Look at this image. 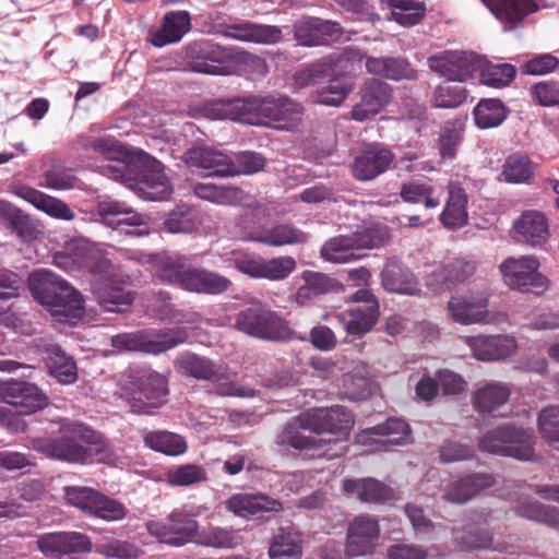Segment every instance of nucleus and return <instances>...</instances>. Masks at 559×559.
I'll list each match as a JSON object with an SVG mask.
<instances>
[{"mask_svg":"<svg viewBox=\"0 0 559 559\" xmlns=\"http://www.w3.org/2000/svg\"><path fill=\"white\" fill-rule=\"evenodd\" d=\"M304 285H301L295 295V300L300 306L310 304L320 295L326 294L334 287V280L330 276L314 271H305L302 273Z\"/></svg>","mask_w":559,"mask_h":559,"instance_id":"8fccbe9b","label":"nucleus"},{"mask_svg":"<svg viewBox=\"0 0 559 559\" xmlns=\"http://www.w3.org/2000/svg\"><path fill=\"white\" fill-rule=\"evenodd\" d=\"M411 433L409 425L401 418H389L384 423L364 429L357 435L358 444L372 445L373 450H385L388 445L401 444Z\"/></svg>","mask_w":559,"mask_h":559,"instance_id":"4be33fe9","label":"nucleus"},{"mask_svg":"<svg viewBox=\"0 0 559 559\" xmlns=\"http://www.w3.org/2000/svg\"><path fill=\"white\" fill-rule=\"evenodd\" d=\"M201 221L198 211L187 204L173 210L164 222V228L171 234H190L198 229Z\"/></svg>","mask_w":559,"mask_h":559,"instance_id":"6e6d98bb","label":"nucleus"},{"mask_svg":"<svg viewBox=\"0 0 559 559\" xmlns=\"http://www.w3.org/2000/svg\"><path fill=\"white\" fill-rule=\"evenodd\" d=\"M348 93L349 86L346 80L343 76H335L317 92L316 102L325 106H340Z\"/></svg>","mask_w":559,"mask_h":559,"instance_id":"338daca9","label":"nucleus"},{"mask_svg":"<svg viewBox=\"0 0 559 559\" xmlns=\"http://www.w3.org/2000/svg\"><path fill=\"white\" fill-rule=\"evenodd\" d=\"M535 443L532 431L513 424H503L486 431L478 438L477 444L481 452L520 461H534Z\"/></svg>","mask_w":559,"mask_h":559,"instance_id":"423d86ee","label":"nucleus"},{"mask_svg":"<svg viewBox=\"0 0 559 559\" xmlns=\"http://www.w3.org/2000/svg\"><path fill=\"white\" fill-rule=\"evenodd\" d=\"M230 75H245L252 80L266 75L269 68L266 61L257 55L248 51L233 50L230 58Z\"/></svg>","mask_w":559,"mask_h":559,"instance_id":"864d4df0","label":"nucleus"},{"mask_svg":"<svg viewBox=\"0 0 559 559\" xmlns=\"http://www.w3.org/2000/svg\"><path fill=\"white\" fill-rule=\"evenodd\" d=\"M342 33L340 23L319 17L302 19L294 24V38L307 47L326 45L330 40L338 39Z\"/></svg>","mask_w":559,"mask_h":559,"instance_id":"b1692460","label":"nucleus"},{"mask_svg":"<svg viewBox=\"0 0 559 559\" xmlns=\"http://www.w3.org/2000/svg\"><path fill=\"white\" fill-rule=\"evenodd\" d=\"M300 425L305 430L317 435H332L333 438L325 439L324 447L328 444L334 447L333 452L326 451L325 455L334 457L342 455L347 449L345 442L354 426V415L347 407L341 405L314 408L300 415Z\"/></svg>","mask_w":559,"mask_h":559,"instance_id":"39448f33","label":"nucleus"},{"mask_svg":"<svg viewBox=\"0 0 559 559\" xmlns=\"http://www.w3.org/2000/svg\"><path fill=\"white\" fill-rule=\"evenodd\" d=\"M488 293L468 292L453 296L448 304V309L455 322L469 325L488 322Z\"/></svg>","mask_w":559,"mask_h":559,"instance_id":"aec40b11","label":"nucleus"},{"mask_svg":"<svg viewBox=\"0 0 559 559\" xmlns=\"http://www.w3.org/2000/svg\"><path fill=\"white\" fill-rule=\"evenodd\" d=\"M177 372L199 381L218 382L227 378V366L192 353H185L175 359Z\"/></svg>","mask_w":559,"mask_h":559,"instance_id":"cd10ccee","label":"nucleus"},{"mask_svg":"<svg viewBox=\"0 0 559 559\" xmlns=\"http://www.w3.org/2000/svg\"><path fill=\"white\" fill-rule=\"evenodd\" d=\"M193 191L200 199L223 205H242L249 198L242 189L235 186L198 183L194 186Z\"/></svg>","mask_w":559,"mask_h":559,"instance_id":"a18cd8bd","label":"nucleus"},{"mask_svg":"<svg viewBox=\"0 0 559 559\" xmlns=\"http://www.w3.org/2000/svg\"><path fill=\"white\" fill-rule=\"evenodd\" d=\"M504 283L521 293L542 295L549 287V280L538 272L535 257L507 258L499 266Z\"/></svg>","mask_w":559,"mask_h":559,"instance_id":"9d476101","label":"nucleus"},{"mask_svg":"<svg viewBox=\"0 0 559 559\" xmlns=\"http://www.w3.org/2000/svg\"><path fill=\"white\" fill-rule=\"evenodd\" d=\"M300 534L293 526H281L273 534L269 546L271 559H300L302 556Z\"/></svg>","mask_w":559,"mask_h":559,"instance_id":"a19ab883","label":"nucleus"},{"mask_svg":"<svg viewBox=\"0 0 559 559\" xmlns=\"http://www.w3.org/2000/svg\"><path fill=\"white\" fill-rule=\"evenodd\" d=\"M394 160V153L379 143L366 144L355 157L352 175L358 181H371L384 174Z\"/></svg>","mask_w":559,"mask_h":559,"instance_id":"6ab92c4d","label":"nucleus"},{"mask_svg":"<svg viewBox=\"0 0 559 559\" xmlns=\"http://www.w3.org/2000/svg\"><path fill=\"white\" fill-rule=\"evenodd\" d=\"M400 197L406 203H424L426 209H436L440 198L436 195L435 188L421 180H413L401 186Z\"/></svg>","mask_w":559,"mask_h":559,"instance_id":"13d9d810","label":"nucleus"},{"mask_svg":"<svg viewBox=\"0 0 559 559\" xmlns=\"http://www.w3.org/2000/svg\"><path fill=\"white\" fill-rule=\"evenodd\" d=\"M251 239L266 246L282 247L293 243H305L308 241V235L292 225L280 224L252 236Z\"/></svg>","mask_w":559,"mask_h":559,"instance_id":"09e8293b","label":"nucleus"},{"mask_svg":"<svg viewBox=\"0 0 559 559\" xmlns=\"http://www.w3.org/2000/svg\"><path fill=\"white\" fill-rule=\"evenodd\" d=\"M37 548L46 557L61 559L62 557L76 558L92 551L91 538L81 532H51L38 536Z\"/></svg>","mask_w":559,"mask_h":559,"instance_id":"ddd939ff","label":"nucleus"},{"mask_svg":"<svg viewBox=\"0 0 559 559\" xmlns=\"http://www.w3.org/2000/svg\"><path fill=\"white\" fill-rule=\"evenodd\" d=\"M500 21L504 31H513L524 19L538 10L534 0H483Z\"/></svg>","mask_w":559,"mask_h":559,"instance_id":"7c9ffc66","label":"nucleus"},{"mask_svg":"<svg viewBox=\"0 0 559 559\" xmlns=\"http://www.w3.org/2000/svg\"><path fill=\"white\" fill-rule=\"evenodd\" d=\"M380 317L379 302L372 306H356L344 313L345 330L350 335H364L372 330Z\"/></svg>","mask_w":559,"mask_h":559,"instance_id":"49530a36","label":"nucleus"},{"mask_svg":"<svg viewBox=\"0 0 559 559\" xmlns=\"http://www.w3.org/2000/svg\"><path fill=\"white\" fill-rule=\"evenodd\" d=\"M187 338L188 332L183 328L167 329L158 333L138 331L112 336L111 345L118 350H141L156 355L185 343Z\"/></svg>","mask_w":559,"mask_h":559,"instance_id":"1a4fd4ad","label":"nucleus"},{"mask_svg":"<svg viewBox=\"0 0 559 559\" xmlns=\"http://www.w3.org/2000/svg\"><path fill=\"white\" fill-rule=\"evenodd\" d=\"M429 69L449 81L465 82L480 68V59L474 52L443 50L427 58Z\"/></svg>","mask_w":559,"mask_h":559,"instance_id":"f8f14e48","label":"nucleus"},{"mask_svg":"<svg viewBox=\"0 0 559 559\" xmlns=\"http://www.w3.org/2000/svg\"><path fill=\"white\" fill-rule=\"evenodd\" d=\"M515 239L534 248H542L549 239L546 216L538 211H525L514 224Z\"/></svg>","mask_w":559,"mask_h":559,"instance_id":"2f4dec72","label":"nucleus"},{"mask_svg":"<svg viewBox=\"0 0 559 559\" xmlns=\"http://www.w3.org/2000/svg\"><path fill=\"white\" fill-rule=\"evenodd\" d=\"M146 528L159 543L182 547L198 536L199 522L186 510L175 509L164 520L148 521Z\"/></svg>","mask_w":559,"mask_h":559,"instance_id":"9b49d317","label":"nucleus"},{"mask_svg":"<svg viewBox=\"0 0 559 559\" xmlns=\"http://www.w3.org/2000/svg\"><path fill=\"white\" fill-rule=\"evenodd\" d=\"M102 168L107 177L138 188L150 200H166L173 192L163 164L143 151L129 154L124 159H111Z\"/></svg>","mask_w":559,"mask_h":559,"instance_id":"f257e3e1","label":"nucleus"},{"mask_svg":"<svg viewBox=\"0 0 559 559\" xmlns=\"http://www.w3.org/2000/svg\"><path fill=\"white\" fill-rule=\"evenodd\" d=\"M225 508L240 518L280 513L284 509L282 501L260 491L235 493L225 501Z\"/></svg>","mask_w":559,"mask_h":559,"instance_id":"a878e982","label":"nucleus"},{"mask_svg":"<svg viewBox=\"0 0 559 559\" xmlns=\"http://www.w3.org/2000/svg\"><path fill=\"white\" fill-rule=\"evenodd\" d=\"M341 61V57L338 55H330L320 61L311 64L307 69L300 70L295 73L294 80L297 86L305 87L314 82L317 78L322 74H329L333 72L336 68V64Z\"/></svg>","mask_w":559,"mask_h":559,"instance_id":"0e129e2a","label":"nucleus"},{"mask_svg":"<svg viewBox=\"0 0 559 559\" xmlns=\"http://www.w3.org/2000/svg\"><path fill=\"white\" fill-rule=\"evenodd\" d=\"M534 170V163L527 155L512 154L506 159L501 175L507 182L521 183L527 181Z\"/></svg>","mask_w":559,"mask_h":559,"instance_id":"680f3d73","label":"nucleus"},{"mask_svg":"<svg viewBox=\"0 0 559 559\" xmlns=\"http://www.w3.org/2000/svg\"><path fill=\"white\" fill-rule=\"evenodd\" d=\"M47 365L49 372L60 383L70 384L76 381V365L75 361L61 348L51 347L48 352Z\"/></svg>","mask_w":559,"mask_h":559,"instance_id":"4d7b16f0","label":"nucleus"},{"mask_svg":"<svg viewBox=\"0 0 559 559\" xmlns=\"http://www.w3.org/2000/svg\"><path fill=\"white\" fill-rule=\"evenodd\" d=\"M13 193L53 218L63 221L75 218V213L64 201L48 195L35 188L17 186L14 188Z\"/></svg>","mask_w":559,"mask_h":559,"instance_id":"c9c22d12","label":"nucleus"},{"mask_svg":"<svg viewBox=\"0 0 559 559\" xmlns=\"http://www.w3.org/2000/svg\"><path fill=\"white\" fill-rule=\"evenodd\" d=\"M100 443V436L82 423L61 420L59 436L37 437L31 441L32 448L45 456L71 464H85L92 456L86 447Z\"/></svg>","mask_w":559,"mask_h":559,"instance_id":"7ed1b4c3","label":"nucleus"},{"mask_svg":"<svg viewBox=\"0 0 559 559\" xmlns=\"http://www.w3.org/2000/svg\"><path fill=\"white\" fill-rule=\"evenodd\" d=\"M466 344L478 360H500L513 355L518 349V342L511 335H477L466 337Z\"/></svg>","mask_w":559,"mask_h":559,"instance_id":"c85d7f7f","label":"nucleus"},{"mask_svg":"<svg viewBox=\"0 0 559 559\" xmlns=\"http://www.w3.org/2000/svg\"><path fill=\"white\" fill-rule=\"evenodd\" d=\"M197 543L206 547L214 548H235L242 544L243 538L239 530L224 527H209L198 533Z\"/></svg>","mask_w":559,"mask_h":559,"instance_id":"bf43d9fd","label":"nucleus"},{"mask_svg":"<svg viewBox=\"0 0 559 559\" xmlns=\"http://www.w3.org/2000/svg\"><path fill=\"white\" fill-rule=\"evenodd\" d=\"M97 213L105 225L118 229L124 225L141 226L144 223L143 215L136 213L126 203L116 200H104L97 205Z\"/></svg>","mask_w":559,"mask_h":559,"instance_id":"79ce46f5","label":"nucleus"},{"mask_svg":"<svg viewBox=\"0 0 559 559\" xmlns=\"http://www.w3.org/2000/svg\"><path fill=\"white\" fill-rule=\"evenodd\" d=\"M342 489L347 495H354L362 503L382 504L395 499V490L373 477L344 479Z\"/></svg>","mask_w":559,"mask_h":559,"instance_id":"c756f323","label":"nucleus"},{"mask_svg":"<svg viewBox=\"0 0 559 559\" xmlns=\"http://www.w3.org/2000/svg\"><path fill=\"white\" fill-rule=\"evenodd\" d=\"M476 269L475 260L460 257L443 264L435 275L438 282L450 287L468 282L475 275Z\"/></svg>","mask_w":559,"mask_h":559,"instance_id":"de8ad7c7","label":"nucleus"},{"mask_svg":"<svg viewBox=\"0 0 559 559\" xmlns=\"http://www.w3.org/2000/svg\"><path fill=\"white\" fill-rule=\"evenodd\" d=\"M508 115L509 109L498 98H483L473 110L475 123L479 129L499 127Z\"/></svg>","mask_w":559,"mask_h":559,"instance_id":"3c124183","label":"nucleus"},{"mask_svg":"<svg viewBox=\"0 0 559 559\" xmlns=\"http://www.w3.org/2000/svg\"><path fill=\"white\" fill-rule=\"evenodd\" d=\"M358 241L356 234L333 237L324 242L320 250L321 258L333 263H346L361 258L356 251Z\"/></svg>","mask_w":559,"mask_h":559,"instance_id":"c03bdc74","label":"nucleus"},{"mask_svg":"<svg viewBox=\"0 0 559 559\" xmlns=\"http://www.w3.org/2000/svg\"><path fill=\"white\" fill-rule=\"evenodd\" d=\"M32 296L59 322L75 324L84 316V299L79 290L55 273L43 269L31 273Z\"/></svg>","mask_w":559,"mask_h":559,"instance_id":"f03ea898","label":"nucleus"},{"mask_svg":"<svg viewBox=\"0 0 559 559\" xmlns=\"http://www.w3.org/2000/svg\"><path fill=\"white\" fill-rule=\"evenodd\" d=\"M300 425V415L292 423H287L284 428L276 435L274 444L278 452L287 453L292 449L299 452L312 451L313 455L324 456L326 451L323 450L325 439L312 438L306 436Z\"/></svg>","mask_w":559,"mask_h":559,"instance_id":"bb28decb","label":"nucleus"},{"mask_svg":"<svg viewBox=\"0 0 559 559\" xmlns=\"http://www.w3.org/2000/svg\"><path fill=\"white\" fill-rule=\"evenodd\" d=\"M207 479L206 469L198 464H182L169 468L166 473V480L171 486L189 487Z\"/></svg>","mask_w":559,"mask_h":559,"instance_id":"e2e57ef3","label":"nucleus"},{"mask_svg":"<svg viewBox=\"0 0 559 559\" xmlns=\"http://www.w3.org/2000/svg\"><path fill=\"white\" fill-rule=\"evenodd\" d=\"M369 73L390 80H415L417 72L404 57H369L366 60Z\"/></svg>","mask_w":559,"mask_h":559,"instance_id":"ea45409f","label":"nucleus"},{"mask_svg":"<svg viewBox=\"0 0 559 559\" xmlns=\"http://www.w3.org/2000/svg\"><path fill=\"white\" fill-rule=\"evenodd\" d=\"M235 326L247 335L275 342L288 341L294 333L285 319L261 305L241 310Z\"/></svg>","mask_w":559,"mask_h":559,"instance_id":"0eeeda50","label":"nucleus"},{"mask_svg":"<svg viewBox=\"0 0 559 559\" xmlns=\"http://www.w3.org/2000/svg\"><path fill=\"white\" fill-rule=\"evenodd\" d=\"M466 205L467 194L465 190L457 186H451L449 199L440 215L441 224L448 229H457L465 226L468 222Z\"/></svg>","mask_w":559,"mask_h":559,"instance_id":"37998d69","label":"nucleus"},{"mask_svg":"<svg viewBox=\"0 0 559 559\" xmlns=\"http://www.w3.org/2000/svg\"><path fill=\"white\" fill-rule=\"evenodd\" d=\"M186 164L193 171L202 176H229L233 159L226 154L210 147H192L186 153Z\"/></svg>","mask_w":559,"mask_h":559,"instance_id":"393cba45","label":"nucleus"},{"mask_svg":"<svg viewBox=\"0 0 559 559\" xmlns=\"http://www.w3.org/2000/svg\"><path fill=\"white\" fill-rule=\"evenodd\" d=\"M78 181L70 168L58 165L44 171L39 186L52 190H70L76 186Z\"/></svg>","mask_w":559,"mask_h":559,"instance_id":"69168bd1","label":"nucleus"},{"mask_svg":"<svg viewBox=\"0 0 559 559\" xmlns=\"http://www.w3.org/2000/svg\"><path fill=\"white\" fill-rule=\"evenodd\" d=\"M360 250L380 248L391 240V229L389 226L376 223L365 228L362 231L355 233Z\"/></svg>","mask_w":559,"mask_h":559,"instance_id":"774afa93","label":"nucleus"},{"mask_svg":"<svg viewBox=\"0 0 559 559\" xmlns=\"http://www.w3.org/2000/svg\"><path fill=\"white\" fill-rule=\"evenodd\" d=\"M69 253H58L53 257L57 265L68 267L70 263H75L82 269H86L91 274L99 276L100 282L112 281L116 275V266L111 261L103 257L86 242H78L69 249Z\"/></svg>","mask_w":559,"mask_h":559,"instance_id":"2eb2a0df","label":"nucleus"},{"mask_svg":"<svg viewBox=\"0 0 559 559\" xmlns=\"http://www.w3.org/2000/svg\"><path fill=\"white\" fill-rule=\"evenodd\" d=\"M467 98V90L457 81H445L433 92L432 102L438 108H455Z\"/></svg>","mask_w":559,"mask_h":559,"instance_id":"052dcab7","label":"nucleus"},{"mask_svg":"<svg viewBox=\"0 0 559 559\" xmlns=\"http://www.w3.org/2000/svg\"><path fill=\"white\" fill-rule=\"evenodd\" d=\"M167 394V379L154 370H143L124 389L128 404L139 414H151L160 407Z\"/></svg>","mask_w":559,"mask_h":559,"instance_id":"6e6552de","label":"nucleus"},{"mask_svg":"<svg viewBox=\"0 0 559 559\" xmlns=\"http://www.w3.org/2000/svg\"><path fill=\"white\" fill-rule=\"evenodd\" d=\"M223 34L240 41L273 45L282 39V29L275 25L257 24L249 21L227 24Z\"/></svg>","mask_w":559,"mask_h":559,"instance_id":"473e14b6","label":"nucleus"},{"mask_svg":"<svg viewBox=\"0 0 559 559\" xmlns=\"http://www.w3.org/2000/svg\"><path fill=\"white\" fill-rule=\"evenodd\" d=\"M93 294L104 311L122 312L123 307L133 302L132 293L127 287L114 281H103L93 284Z\"/></svg>","mask_w":559,"mask_h":559,"instance_id":"58836bf2","label":"nucleus"},{"mask_svg":"<svg viewBox=\"0 0 559 559\" xmlns=\"http://www.w3.org/2000/svg\"><path fill=\"white\" fill-rule=\"evenodd\" d=\"M382 285L390 293L416 296L421 292L414 273L403 263L390 260L381 272Z\"/></svg>","mask_w":559,"mask_h":559,"instance_id":"f704fd0d","label":"nucleus"},{"mask_svg":"<svg viewBox=\"0 0 559 559\" xmlns=\"http://www.w3.org/2000/svg\"><path fill=\"white\" fill-rule=\"evenodd\" d=\"M233 49L212 41L197 43L189 48V64L194 72L212 75H230Z\"/></svg>","mask_w":559,"mask_h":559,"instance_id":"4468645a","label":"nucleus"},{"mask_svg":"<svg viewBox=\"0 0 559 559\" xmlns=\"http://www.w3.org/2000/svg\"><path fill=\"white\" fill-rule=\"evenodd\" d=\"M304 108L287 96H265L262 108L261 126H274L282 130H292L302 119Z\"/></svg>","mask_w":559,"mask_h":559,"instance_id":"412c9836","label":"nucleus"},{"mask_svg":"<svg viewBox=\"0 0 559 559\" xmlns=\"http://www.w3.org/2000/svg\"><path fill=\"white\" fill-rule=\"evenodd\" d=\"M493 485L495 478L491 474H469L451 483L444 490L442 499L450 503L463 504Z\"/></svg>","mask_w":559,"mask_h":559,"instance_id":"72a5a7b5","label":"nucleus"},{"mask_svg":"<svg viewBox=\"0 0 559 559\" xmlns=\"http://www.w3.org/2000/svg\"><path fill=\"white\" fill-rule=\"evenodd\" d=\"M510 393V389L504 384L488 383L475 392L474 406L479 413L493 412L508 402Z\"/></svg>","mask_w":559,"mask_h":559,"instance_id":"5fc2aeb1","label":"nucleus"},{"mask_svg":"<svg viewBox=\"0 0 559 559\" xmlns=\"http://www.w3.org/2000/svg\"><path fill=\"white\" fill-rule=\"evenodd\" d=\"M491 518L490 510L477 511L472 514V524L466 525L461 530H454V540L461 550H474L487 548L492 542V535L485 530L475 531L473 525L487 524Z\"/></svg>","mask_w":559,"mask_h":559,"instance_id":"4c0bfd02","label":"nucleus"},{"mask_svg":"<svg viewBox=\"0 0 559 559\" xmlns=\"http://www.w3.org/2000/svg\"><path fill=\"white\" fill-rule=\"evenodd\" d=\"M391 86L380 80L367 81L360 90V102L352 111V118L356 121H366L378 115L392 99Z\"/></svg>","mask_w":559,"mask_h":559,"instance_id":"5701e85b","label":"nucleus"},{"mask_svg":"<svg viewBox=\"0 0 559 559\" xmlns=\"http://www.w3.org/2000/svg\"><path fill=\"white\" fill-rule=\"evenodd\" d=\"M145 447L169 456H178L187 451L186 440L167 430L146 431L143 436Z\"/></svg>","mask_w":559,"mask_h":559,"instance_id":"603ef678","label":"nucleus"},{"mask_svg":"<svg viewBox=\"0 0 559 559\" xmlns=\"http://www.w3.org/2000/svg\"><path fill=\"white\" fill-rule=\"evenodd\" d=\"M153 280L159 284L204 295L223 294L233 285L229 278L219 273L188 264L183 257H166L157 261Z\"/></svg>","mask_w":559,"mask_h":559,"instance_id":"20e7f679","label":"nucleus"},{"mask_svg":"<svg viewBox=\"0 0 559 559\" xmlns=\"http://www.w3.org/2000/svg\"><path fill=\"white\" fill-rule=\"evenodd\" d=\"M264 97L249 95L221 99L212 105V112L218 119H230L252 126H261Z\"/></svg>","mask_w":559,"mask_h":559,"instance_id":"a211bd4d","label":"nucleus"},{"mask_svg":"<svg viewBox=\"0 0 559 559\" xmlns=\"http://www.w3.org/2000/svg\"><path fill=\"white\" fill-rule=\"evenodd\" d=\"M191 28V17L188 11L167 12L158 29L151 34L150 43L158 48L178 43Z\"/></svg>","mask_w":559,"mask_h":559,"instance_id":"e433bc0d","label":"nucleus"},{"mask_svg":"<svg viewBox=\"0 0 559 559\" xmlns=\"http://www.w3.org/2000/svg\"><path fill=\"white\" fill-rule=\"evenodd\" d=\"M380 537V525L371 515H359L349 522L346 533L345 551L350 557L373 554Z\"/></svg>","mask_w":559,"mask_h":559,"instance_id":"f3484780","label":"nucleus"},{"mask_svg":"<svg viewBox=\"0 0 559 559\" xmlns=\"http://www.w3.org/2000/svg\"><path fill=\"white\" fill-rule=\"evenodd\" d=\"M0 397L12 405L19 414L29 415L48 405V396L36 384L26 381L0 383Z\"/></svg>","mask_w":559,"mask_h":559,"instance_id":"dca6fc26","label":"nucleus"}]
</instances>
